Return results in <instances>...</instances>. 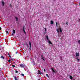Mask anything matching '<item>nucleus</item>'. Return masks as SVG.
<instances>
[{
    "label": "nucleus",
    "instance_id": "obj_40",
    "mask_svg": "<svg viewBox=\"0 0 80 80\" xmlns=\"http://www.w3.org/2000/svg\"><path fill=\"white\" fill-rule=\"evenodd\" d=\"M77 58H78H78L77 57V58H76V59H77Z\"/></svg>",
    "mask_w": 80,
    "mask_h": 80
},
{
    "label": "nucleus",
    "instance_id": "obj_34",
    "mask_svg": "<svg viewBox=\"0 0 80 80\" xmlns=\"http://www.w3.org/2000/svg\"><path fill=\"white\" fill-rule=\"evenodd\" d=\"M44 72H45V69H44Z\"/></svg>",
    "mask_w": 80,
    "mask_h": 80
},
{
    "label": "nucleus",
    "instance_id": "obj_39",
    "mask_svg": "<svg viewBox=\"0 0 80 80\" xmlns=\"http://www.w3.org/2000/svg\"><path fill=\"white\" fill-rule=\"evenodd\" d=\"M45 30H46V28H45Z\"/></svg>",
    "mask_w": 80,
    "mask_h": 80
},
{
    "label": "nucleus",
    "instance_id": "obj_1",
    "mask_svg": "<svg viewBox=\"0 0 80 80\" xmlns=\"http://www.w3.org/2000/svg\"><path fill=\"white\" fill-rule=\"evenodd\" d=\"M46 38H47V40L48 41V42H49V44H51V45H53V43H52L49 40V39L48 38V36H46Z\"/></svg>",
    "mask_w": 80,
    "mask_h": 80
},
{
    "label": "nucleus",
    "instance_id": "obj_6",
    "mask_svg": "<svg viewBox=\"0 0 80 80\" xmlns=\"http://www.w3.org/2000/svg\"><path fill=\"white\" fill-rule=\"evenodd\" d=\"M38 74L39 75L40 74H42V72H41L40 71H38Z\"/></svg>",
    "mask_w": 80,
    "mask_h": 80
},
{
    "label": "nucleus",
    "instance_id": "obj_10",
    "mask_svg": "<svg viewBox=\"0 0 80 80\" xmlns=\"http://www.w3.org/2000/svg\"><path fill=\"white\" fill-rule=\"evenodd\" d=\"M51 24L52 25H53V21H51Z\"/></svg>",
    "mask_w": 80,
    "mask_h": 80
},
{
    "label": "nucleus",
    "instance_id": "obj_22",
    "mask_svg": "<svg viewBox=\"0 0 80 80\" xmlns=\"http://www.w3.org/2000/svg\"><path fill=\"white\" fill-rule=\"evenodd\" d=\"M41 58H43V56H42V55H41Z\"/></svg>",
    "mask_w": 80,
    "mask_h": 80
},
{
    "label": "nucleus",
    "instance_id": "obj_31",
    "mask_svg": "<svg viewBox=\"0 0 80 80\" xmlns=\"http://www.w3.org/2000/svg\"><path fill=\"white\" fill-rule=\"evenodd\" d=\"M66 23V25H68V22H67Z\"/></svg>",
    "mask_w": 80,
    "mask_h": 80
},
{
    "label": "nucleus",
    "instance_id": "obj_27",
    "mask_svg": "<svg viewBox=\"0 0 80 80\" xmlns=\"http://www.w3.org/2000/svg\"><path fill=\"white\" fill-rule=\"evenodd\" d=\"M52 71L53 72V73H55V71L54 70H53Z\"/></svg>",
    "mask_w": 80,
    "mask_h": 80
},
{
    "label": "nucleus",
    "instance_id": "obj_15",
    "mask_svg": "<svg viewBox=\"0 0 80 80\" xmlns=\"http://www.w3.org/2000/svg\"><path fill=\"white\" fill-rule=\"evenodd\" d=\"M8 55L9 56V57L10 58H12V57H11V56L10 55V53H8Z\"/></svg>",
    "mask_w": 80,
    "mask_h": 80
},
{
    "label": "nucleus",
    "instance_id": "obj_26",
    "mask_svg": "<svg viewBox=\"0 0 80 80\" xmlns=\"http://www.w3.org/2000/svg\"><path fill=\"white\" fill-rule=\"evenodd\" d=\"M10 61H11V60H10V59L8 60V62H10Z\"/></svg>",
    "mask_w": 80,
    "mask_h": 80
},
{
    "label": "nucleus",
    "instance_id": "obj_13",
    "mask_svg": "<svg viewBox=\"0 0 80 80\" xmlns=\"http://www.w3.org/2000/svg\"><path fill=\"white\" fill-rule=\"evenodd\" d=\"M46 75L47 77H48V78H50V77H49V76H48V74H46Z\"/></svg>",
    "mask_w": 80,
    "mask_h": 80
},
{
    "label": "nucleus",
    "instance_id": "obj_23",
    "mask_svg": "<svg viewBox=\"0 0 80 80\" xmlns=\"http://www.w3.org/2000/svg\"><path fill=\"white\" fill-rule=\"evenodd\" d=\"M57 31L58 33H59V31H58V29H57Z\"/></svg>",
    "mask_w": 80,
    "mask_h": 80
},
{
    "label": "nucleus",
    "instance_id": "obj_35",
    "mask_svg": "<svg viewBox=\"0 0 80 80\" xmlns=\"http://www.w3.org/2000/svg\"><path fill=\"white\" fill-rule=\"evenodd\" d=\"M27 47H28V44H27Z\"/></svg>",
    "mask_w": 80,
    "mask_h": 80
},
{
    "label": "nucleus",
    "instance_id": "obj_25",
    "mask_svg": "<svg viewBox=\"0 0 80 80\" xmlns=\"http://www.w3.org/2000/svg\"><path fill=\"white\" fill-rule=\"evenodd\" d=\"M29 50H31V46H30Z\"/></svg>",
    "mask_w": 80,
    "mask_h": 80
},
{
    "label": "nucleus",
    "instance_id": "obj_20",
    "mask_svg": "<svg viewBox=\"0 0 80 80\" xmlns=\"http://www.w3.org/2000/svg\"><path fill=\"white\" fill-rule=\"evenodd\" d=\"M77 60L78 62L80 61V59H78V58H77Z\"/></svg>",
    "mask_w": 80,
    "mask_h": 80
},
{
    "label": "nucleus",
    "instance_id": "obj_42",
    "mask_svg": "<svg viewBox=\"0 0 80 80\" xmlns=\"http://www.w3.org/2000/svg\"><path fill=\"white\" fill-rule=\"evenodd\" d=\"M74 80H75L74 79Z\"/></svg>",
    "mask_w": 80,
    "mask_h": 80
},
{
    "label": "nucleus",
    "instance_id": "obj_28",
    "mask_svg": "<svg viewBox=\"0 0 80 80\" xmlns=\"http://www.w3.org/2000/svg\"><path fill=\"white\" fill-rule=\"evenodd\" d=\"M54 68H52V69H51V70H52V71L53 70H54Z\"/></svg>",
    "mask_w": 80,
    "mask_h": 80
},
{
    "label": "nucleus",
    "instance_id": "obj_12",
    "mask_svg": "<svg viewBox=\"0 0 80 80\" xmlns=\"http://www.w3.org/2000/svg\"><path fill=\"white\" fill-rule=\"evenodd\" d=\"M12 32L13 33H15V30L13 29L12 31Z\"/></svg>",
    "mask_w": 80,
    "mask_h": 80
},
{
    "label": "nucleus",
    "instance_id": "obj_16",
    "mask_svg": "<svg viewBox=\"0 0 80 80\" xmlns=\"http://www.w3.org/2000/svg\"><path fill=\"white\" fill-rule=\"evenodd\" d=\"M56 27H58V23L57 22L56 23Z\"/></svg>",
    "mask_w": 80,
    "mask_h": 80
},
{
    "label": "nucleus",
    "instance_id": "obj_32",
    "mask_svg": "<svg viewBox=\"0 0 80 80\" xmlns=\"http://www.w3.org/2000/svg\"><path fill=\"white\" fill-rule=\"evenodd\" d=\"M42 58L43 60H44V58Z\"/></svg>",
    "mask_w": 80,
    "mask_h": 80
},
{
    "label": "nucleus",
    "instance_id": "obj_7",
    "mask_svg": "<svg viewBox=\"0 0 80 80\" xmlns=\"http://www.w3.org/2000/svg\"><path fill=\"white\" fill-rule=\"evenodd\" d=\"M15 18L16 20V22L18 21V18L17 17H15Z\"/></svg>",
    "mask_w": 80,
    "mask_h": 80
},
{
    "label": "nucleus",
    "instance_id": "obj_9",
    "mask_svg": "<svg viewBox=\"0 0 80 80\" xmlns=\"http://www.w3.org/2000/svg\"><path fill=\"white\" fill-rule=\"evenodd\" d=\"M59 30L60 32H62V29L61 28H59Z\"/></svg>",
    "mask_w": 80,
    "mask_h": 80
},
{
    "label": "nucleus",
    "instance_id": "obj_8",
    "mask_svg": "<svg viewBox=\"0 0 80 80\" xmlns=\"http://www.w3.org/2000/svg\"><path fill=\"white\" fill-rule=\"evenodd\" d=\"M70 79H71V80H72V79H73V77H72V76L70 75Z\"/></svg>",
    "mask_w": 80,
    "mask_h": 80
},
{
    "label": "nucleus",
    "instance_id": "obj_3",
    "mask_svg": "<svg viewBox=\"0 0 80 80\" xmlns=\"http://www.w3.org/2000/svg\"><path fill=\"white\" fill-rule=\"evenodd\" d=\"M22 30L23 32H24V33H26V32H25V27L24 26L23 27Z\"/></svg>",
    "mask_w": 80,
    "mask_h": 80
},
{
    "label": "nucleus",
    "instance_id": "obj_38",
    "mask_svg": "<svg viewBox=\"0 0 80 80\" xmlns=\"http://www.w3.org/2000/svg\"><path fill=\"white\" fill-rule=\"evenodd\" d=\"M16 53H18V52H16Z\"/></svg>",
    "mask_w": 80,
    "mask_h": 80
},
{
    "label": "nucleus",
    "instance_id": "obj_18",
    "mask_svg": "<svg viewBox=\"0 0 80 80\" xmlns=\"http://www.w3.org/2000/svg\"><path fill=\"white\" fill-rule=\"evenodd\" d=\"M14 78H15V80H18V79H17V78L15 76V77H14Z\"/></svg>",
    "mask_w": 80,
    "mask_h": 80
},
{
    "label": "nucleus",
    "instance_id": "obj_29",
    "mask_svg": "<svg viewBox=\"0 0 80 80\" xmlns=\"http://www.w3.org/2000/svg\"><path fill=\"white\" fill-rule=\"evenodd\" d=\"M18 71H16V73H18Z\"/></svg>",
    "mask_w": 80,
    "mask_h": 80
},
{
    "label": "nucleus",
    "instance_id": "obj_5",
    "mask_svg": "<svg viewBox=\"0 0 80 80\" xmlns=\"http://www.w3.org/2000/svg\"><path fill=\"white\" fill-rule=\"evenodd\" d=\"M20 67H25V65L21 64L20 65Z\"/></svg>",
    "mask_w": 80,
    "mask_h": 80
},
{
    "label": "nucleus",
    "instance_id": "obj_36",
    "mask_svg": "<svg viewBox=\"0 0 80 80\" xmlns=\"http://www.w3.org/2000/svg\"><path fill=\"white\" fill-rule=\"evenodd\" d=\"M79 6H80V2H79Z\"/></svg>",
    "mask_w": 80,
    "mask_h": 80
},
{
    "label": "nucleus",
    "instance_id": "obj_37",
    "mask_svg": "<svg viewBox=\"0 0 80 80\" xmlns=\"http://www.w3.org/2000/svg\"><path fill=\"white\" fill-rule=\"evenodd\" d=\"M14 34L13 33L12 34V35H13Z\"/></svg>",
    "mask_w": 80,
    "mask_h": 80
},
{
    "label": "nucleus",
    "instance_id": "obj_21",
    "mask_svg": "<svg viewBox=\"0 0 80 80\" xmlns=\"http://www.w3.org/2000/svg\"><path fill=\"white\" fill-rule=\"evenodd\" d=\"M12 67H15V65H12Z\"/></svg>",
    "mask_w": 80,
    "mask_h": 80
},
{
    "label": "nucleus",
    "instance_id": "obj_24",
    "mask_svg": "<svg viewBox=\"0 0 80 80\" xmlns=\"http://www.w3.org/2000/svg\"><path fill=\"white\" fill-rule=\"evenodd\" d=\"M21 75L22 76V77H23L24 76V75L23 74H21Z\"/></svg>",
    "mask_w": 80,
    "mask_h": 80
},
{
    "label": "nucleus",
    "instance_id": "obj_17",
    "mask_svg": "<svg viewBox=\"0 0 80 80\" xmlns=\"http://www.w3.org/2000/svg\"><path fill=\"white\" fill-rule=\"evenodd\" d=\"M9 7H11V8L12 7V4H10L9 5Z\"/></svg>",
    "mask_w": 80,
    "mask_h": 80
},
{
    "label": "nucleus",
    "instance_id": "obj_41",
    "mask_svg": "<svg viewBox=\"0 0 80 80\" xmlns=\"http://www.w3.org/2000/svg\"><path fill=\"white\" fill-rule=\"evenodd\" d=\"M55 0H53L54 1H55Z\"/></svg>",
    "mask_w": 80,
    "mask_h": 80
},
{
    "label": "nucleus",
    "instance_id": "obj_33",
    "mask_svg": "<svg viewBox=\"0 0 80 80\" xmlns=\"http://www.w3.org/2000/svg\"><path fill=\"white\" fill-rule=\"evenodd\" d=\"M2 30V28L1 27H0V30Z\"/></svg>",
    "mask_w": 80,
    "mask_h": 80
},
{
    "label": "nucleus",
    "instance_id": "obj_19",
    "mask_svg": "<svg viewBox=\"0 0 80 80\" xmlns=\"http://www.w3.org/2000/svg\"><path fill=\"white\" fill-rule=\"evenodd\" d=\"M6 33L7 34H8V31H6Z\"/></svg>",
    "mask_w": 80,
    "mask_h": 80
},
{
    "label": "nucleus",
    "instance_id": "obj_30",
    "mask_svg": "<svg viewBox=\"0 0 80 80\" xmlns=\"http://www.w3.org/2000/svg\"><path fill=\"white\" fill-rule=\"evenodd\" d=\"M60 58V59H61V60H62V57L61 56Z\"/></svg>",
    "mask_w": 80,
    "mask_h": 80
},
{
    "label": "nucleus",
    "instance_id": "obj_11",
    "mask_svg": "<svg viewBox=\"0 0 80 80\" xmlns=\"http://www.w3.org/2000/svg\"><path fill=\"white\" fill-rule=\"evenodd\" d=\"M0 58H2L3 59H5V58H4L3 56H1L0 57Z\"/></svg>",
    "mask_w": 80,
    "mask_h": 80
},
{
    "label": "nucleus",
    "instance_id": "obj_14",
    "mask_svg": "<svg viewBox=\"0 0 80 80\" xmlns=\"http://www.w3.org/2000/svg\"><path fill=\"white\" fill-rule=\"evenodd\" d=\"M29 43L30 45V47H31V42H30V41H29Z\"/></svg>",
    "mask_w": 80,
    "mask_h": 80
},
{
    "label": "nucleus",
    "instance_id": "obj_2",
    "mask_svg": "<svg viewBox=\"0 0 80 80\" xmlns=\"http://www.w3.org/2000/svg\"><path fill=\"white\" fill-rule=\"evenodd\" d=\"M1 3H2V7H4V6H5V4L4 3L3 1H1Z\"/></svg>",
    "mask_w": 80,
    "mask_h": 80
},
{
    "label": "nucleus",
    "instance_id": "obj_4",
    "mask_svg": "<svg viewBox=\"0 0 80 80\" xmlns=\"http://www.w3.org/2000/svg\"><path fill=\"white\" fill-rule=\"evenodd\" d=\"M76 57H79V53L76 52Z\"/></svg>",
    "mask_w": 80,
    "mask_h": 80
}]
</instances>
